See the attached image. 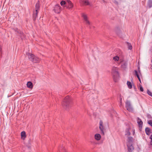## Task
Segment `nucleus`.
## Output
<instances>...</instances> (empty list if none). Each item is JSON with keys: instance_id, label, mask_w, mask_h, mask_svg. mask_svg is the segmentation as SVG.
I'll list each match as a JSON object with an SVG mask.
<instances>
[{"instance_id": "12", "label": "nucleus", "mask_w": 152, "mask_h": 152, "mask_svg": "<svg viewBox=\"0 0 152 152\" xmlns=\"http://www.w3.org/2000/svg\"><path fill=\"white\" fill-rule=\"evenodd\" d=\"M80 2L82 4L85 5H88L89 4V3L87 0H79Z\"/></svg>"}, {"instance_id": "34", "label": "nucleus", "mask_w": 152, "mask_h": 152, "mask_svg": "<svg viewBox=\"0 0 152 152\" xmlns=\"http://www.w3.org/2000/svg\"><path fill=\"white\" fill-rule=\"evenodd\" d=\"M1 51V49L0 48V51Z\"/></svg>"}, {"instance_id": "3", "label": "nucleus", "mask_w": 152, "mask_h": 152, "mask_svg": "<svg viewBox=\"0 0 152 152\" xmlns=\"http://www.w3.org/2000/svg\"><path fill=\"white\" fill-rule=\"evenodd\" d=\"M70 101V97L67 96L64 99L62 102V104L63 106L65 109H67L69 106V104Z\"/></svg>"}, {"instance_id": "16", "label": "nucleus", "mask_w": 152, "mask_h": 152, "mask_svg": "<svg viewBox=\"0 0 152 152\" xmlns=\"http://www.w3.org/2000/svg\"><path fill=\"white\" fill-rule=\"evenodd\" d=\"M28 56L29 59L31 61L33 60V58L35 57V56L33 54L29 53L28 54Z\"/></svg>"}, {"instance_id": "28", "label": "nucleus", "mask_w": 152, "mask_h": 152, "mask_svg": "<svg viewBox=\"0 0 152 152\" xmlns=\"http://www.w3.org/2000/svg\"><path fill=\"white\" fill-rule=\"evenodd\" d=\"M122 106V98L121 97L120 99V100L119 106L121 107Z\"/></svg>"}, {"instance_id": "1", "label": "nucleus", "mask_w": 152, "mask_h": 152, "mask_svg": "<svg viewBox=\"0 0 152 152\" xmlns=\"http://www.w3.org/2000/svg\"><path fill=\"white\" fill-rule=\"evenodd\" d=\"M126 140V145L128 148V151L132 152L134 150V148L133 146L134 139L133 137L130 136L127 137Z\"/></svg>"}, {"instance_id": "20", "label": "nucleus", "mask_w": 152, "mask_h": 152, "mask_svg": "<svg viewBox=\"0 0 152 152\" xmlns=\"http://www.w3.org/2000/svg\"><path fill=\"white\" fill-rule=\"evenodd\" d=\"M15 31H17L18 33H19L22 39L24 37H23V33H22L21 31H20L19 32L17 28H15Z\"/></svg>"}, {"instance_id": "29", "label": "nucleus", "mask_w": 152, "mask_h": 152, "mask_svg": "<svg viewBox=\"0 0 152 152\" xmlns=\"http://www.w3.org/2000/svg\"><path fill=\"white\" fill-rule=\"evenodd\" d=\"M150 138L151 140V141L150 142V144L151 145H152V134L151 135L150 137Z\"/></svg>"}, {"instance_id": "10", "label": "nucleus", "mask_w": 152, "mask_h": 152, "mask_svg": "<svg viewBox=\"0 0 152 152\" xmlns=\"http://www.w3.org/2000/svg\"><path fill=\"white\" fill-rule=\"evenodd\" d=\"M66 6L67 8L70 9L73 7V5L71 1L68 0L67 1Z\"/></svg>"}, {"instance_id": "32", "label": "nucleus", "mask_w": 152, "mask_h": 152, "mask_svg": "<svg viewBox=\"0 0 152 152\" xmlns=\"http://www.w3.org/2000/svg\"><path fill=\"white\" fill-rule=\"evenodd\" d=\"M138 74H139L140 75H141V72H140V69L138 70Z\"/></svg>"}, {"instance_id": "25", "label": "nucleus", "mask_w": 152, "mask_h": 152, "mask_svg": "<svg viewBox=\"0 0 152 152\" xmlns=\"http://www.w3.org/2000/svg\"><path fill=\"white\" fill-rule=\"evenodd\" d=\"M135 75H136L138 78H140V76L141 75H140L138 74V72L136 70H135Z\"/></svg>"}, {"instance_id": "6", "label": "nucleus", "mask_w": 152, "mask_h": 152, "mask_svg": "<svg viewBox=\"0 0 152 152\" xmlns=\"http://www.w3.org/2000/svg\"><path fill=\"white\" fill-rule=\"evenodd\" d=\"M40 6L39 2H37L35 5V11L34 12L33 14V18L34 20H35L37 17V14L39 9Z\"/></svg>"}, {"instance_id": "31", "label": "nucleus", "mask_w": 152, "mask_h": 152, "mask_svg": "<svg viewBox=\"0 0 152 152\" xmlns=\"http://www.w3.org/2000/svg\"><path fill=\"white\" fill-rule=\"evenodd\" d=\"M148 124L150 125L151 126H152V122L151 121H148Z\"/></svg>"}, {"instance_id": "9", "label": "nucleus", "mask_w": 152, "mask_h": 152, "mask_svg": "<svg viewBox=\"0 0 152 152\" xmlns=\"http://www.w3.org/2000/svg\"><path fill=\"white\" fill-rule=\"evenodd\" d=\"M82 16L86 24L90 25V22L88 19V18L87 15L85 14L82 13Z\"/></svg>"}, {"instance_id": "17", "label": "nucleus", "mask_w": 152, "mask_h": 152, "mask_svg": "<svg viewBox=\"0 0 152 152\" xmlns=\"http://www.w3.org/2000/svg\"><path fill=\"white\" fill-rule=\"evenodd\" d=\"M27 87L30 88H33V84L32 83L30 82H28L27 84Z\"/></svg>"}, {"instance_id": "24", "label": "nucleus", "mask_w": 152, "mask_h": 152, "mask_svg": "<svg viewBox=\"0 0 152 152\" xmlns=\"http://www.w3.org/2000/svg\"><path fill=\"white\" fill-rule=\"evenodd\" d=\"M148 5L149 8L152 7V0H150L149 1Z\"/></svg>"}, {"instance_id": "2", "label": "nucleus", "mask_w": 152, "mask_h": 152, "mask_svg": "<svg viewBox=\"0 0 152 152\" xmlns=\"http://www.w3.org/2000/svg\"><path fill=\"white\" fill-rule=\"evenodd\" d=\"M112 74L114 81L117 82L119 77V75L118 68L113 67L112 69Z\"/></svg>"}, {"instance_id": "23", "label": "nucleus", "mask_w": 152, "mask_h": 152, "mask_svg": "<svg viewBox=\"0 0 152 152\" xmlns=\"http://www.w3.org/2000/svg\"><path fill=\"white\" fill-rule=\"evenodd\" d=\"M61 5V6L64 7V6L66 5L67 4V2H66L65 1H62L60 3Z\"/></svg>"}, {"instance_id": "18", "label": "nucleus", "mask_w": 152, "mask_h": 152, "mask_svg": "<svg viewBox=\"0 0 152 152\" xmlns=\"http://www.w3.org/2000/svg\"><path fill=\"white\" fill-rule=\"evenodd\" d=\"M127 65V63L126 62H124L121 65V67L124 69H125Z\"/></svg>"}, {"instance_id": "27", "label": "nucleus", "mask_w": 152, "mask_h": 152, "mask_svg": "<svg viewBox=\"0 0 152 152\" xmlns=\"http://www.w3.org/2000/svg\"><path fill=\"white\" fill-rule=\"evenodd\" d=\"M147 92L148 94L150 96H152V94L151 91H149V90H148L147 91Z\"/></svg>"}, {"instance_id": "11", "label": "nucleus", "mask_w": 152, "mask_h": 152, "mask_svg": "<svg viewBox=\"0 0 152 152\" xmlns=\"http://www.w3.org/2000/svg\"><path fill=\"white\" fill-rule=\"evenodd\" d=\"M94 137L95 139L97 141L100 140L101 138V135L99 134H95L94 135Z\"/></svg>"}, {"instance_id": "5", "label": "nucleus", "mask_w": 152, "mask_h": 152, "mask_svg": "<svg viewBox=\"0 0 152 152\" xmlns=\"http://www.w3.org/2000/svg\"><path fill=\"white\" fill-rule=\"evenodd\" d=\"M125 103V107L126 110L129 112H133V108L131 104L130 101L129 100H127L126 101Z\"/></svg>"}, {"instance_id": "30", "label": "nucleus", "mask_w": 152, "mask_h": 152, "mask_svg": "<svg viewBox=\"0 0 152 152\" xmlns=\"http://www.w3.org/2000/svg\"><path fill=\"white\" fill-rule=\"evenodd\" d=\"M140 89L141 91H143V88L142 86L141 85L140 86Z\"/></svg>"}, {"instance_id": "4", "label": "nucleus", "mask_w": 152, "mask_h": 152, "mask_svg": "<svg viewBox=\"0 0 152 152\" xmlns=\"http://www.w3.org/2000/svg\"><path fill=\"white\" fill-rule=\"evenodd\" d=\"M132 132V134L133 136H134L135 134V129L134 128L131 129L130 127L127 128L125 130V135L127 137H130L131 134V132Z\"/></svg>"}, {"instance_id": "14", "label": "nucleus", "mask_w": 152, "mask_h": 152, "mask_svg": "<svg viewBox=\"0 0 152 152\" xmlns=\"http://www.w3.org/2000/svg\"><path fill=\"white\" fill-rule=\"evenodd\" d=\"M21 137L22 139L23 140H25L26 137V132L25 131L22 132L21 133Z\"/></svg>"}, {"instance_id": "7", "label": "nucleus", "mask_w": 152, "mask_h": 152, "mask_svg": "<svg viewBox=\"0 0 152 152\" xmlns=\"http://www.w3.org/2000/svg\"><path fill=\"white\" fill-rule=\"evenodd\" d=\"M53 11L56 13H60L61 11V7L59 5H56L54 7Z\"/></svg>"}, {"instance_id": "8", "label": "nucleus", "mask_w": 152, "mask_h": 152, "mask_svg": "<svg viewBox=\"0 0 152 152\" xmlns=\"http://www.w3.org/2000/svg\"><path fill=\"white\" fill-rule=\"evenodd\" d=\"M99 129H100L101 133L103 135H104V131L105 129L104 127L103 122L101 120L100 121L99 123Z\"/></svg>"}, {"instance_id": "33", "label": "nucleus", "mask_w": 152, "mask_h": 152, "mask_svg": "<svg viewBox=\"0 0 152 152\" xmlns=\"http://www.w3.org/2000/svg\"><path fill=\"white\" fill-rule=\"evenodd\" d=\"M139 80V81L140 82V83H141V80L140 79V78H138Z\"/></svg>"}, {"instance_id": "15", "label": "nucleus", "mask_w": 152, "mask_h": 152, "mask_svg": "<svg viewBox=\"0 0 152 152\" xmlns=\"http://www.w3.org/2000/svg\"><path fill=\"white\" fill-rule=\"evenodd\" d=\"M137 122L139 125V127H142V122L141 119L139 118H138L137 119Z\"/></svg>"}, {"instance_id": "19", "label": "nucleus", "mask_w": 152, "mask_h": 152, "mask_svg": "<svg viewBox=\"0 0 152 152\" xmlns=\"http://www.w3.org/2000/svg\"><path fill=\"white\" fill-rule=\"evenodd\" d=\"M127 84L129 88L131 89L132 88V85L131 82L128 81L127 83Z\"/></svg>"}, {"instance_id": "22", "label": "nucleus", "mask_w": 152, "mask_h": 152, "mask_svg": "<svg viewBox=\"0 0 152 152\" xmlns=\"http://www.w3.org/2000/svg\"><path fill=\"white\" fill-rule=\"evenodd\" d=\"M126 44L128 49L131 50L132 48V46L131 44L129 42H127Z\"/></svg>"}, {"instance_id": "26", "label": "nucleus", "mask_w": 152, "mask_h": 152, "mask_svg": "<svg viewBox=\"0 0 152 152\" xmlns=\"http://www.w3.org/2000/svg\"><path fill=\"white\" fill-rule=\"evenodd\" d=\"M113 59L115 61H118L119 59V57L117 56H115L113 58Z\"/></svg>"}, {"instance_id": "13", "label": "nucleus", "mask_w": 152, "mask_h": 152, "mask_svg": "<svg viewBox=\"0 0 152 152\" xmlns=\"http://www.w3.org/2000/svg\"><path fill=\"white\" fill-rule=\"evenodd\" d=\"M40 61V59L39 58L35 56L34 58H33V60L32 61L34 63H38Z\"/></svg>"}, {"instance_id": "21", "label": "nucleus", "mask_w": 152, "mask_h": 152, "mask_svg": "<svg viewBox=\"0 0 152 152\" xmlns=\"http://www.w3.org/2000/svg\"><path fill=\"white\" fill-rule=\"evenodd\" d=\"M145 132L147 134L149 135L151 132L150 129L148 128H146L145 129Z\"/></svg>"}]
</instances>
